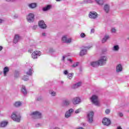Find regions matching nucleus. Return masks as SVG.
Returning <instances> with one entry per match:
<instances>
[{"label":"nucleus","mask_w":129,"mask_h":129,"mask_svg":"<svg viewBox=\"0 0 129 129\" xmlns=\"http://www.w3.org/2000/svg\"><path fill=\"white\" fill-rule=\"evenodd\" d=\"M22 80H24V81H28L29 80V77L28 76H24L22 78Z\"/></svg>","instance_id":"c85d7f7f"},{"label":"nucleus","mask_w":129,"mask_h":129,"mask_svg":"<svg viewBox=\"0 0 129 129\" xmlns=\"http://www.w3.org/2000/svg\"><path fill=\"white\" fill-rule=\"evenodd\" d=\"M7 1H8V2H10L11 0H7Z\"/></svg>","instance_id":"3c124183"},{"label":"nucleus","mask_w":129,"mask_h":129,"mask_svg":"<svg viewBox=\"0 0 129 129\" xmlns=\"http://www.w3.org/2000/svg\"><path fill=\"white\" fill-rule=\"evenodd\" d=\"M68 60H69V61H70V62H72V59H69Z\"/></svg>","instance_id":"09e8293b"},{"label":"nucleus","mask_w":129,"mask_h":129,"mask_svg":"<svg viewBox=\"0 0 129 129\" xmlns=\"http://www.w3.org/2000/svg\"><path fill=\"white\" fill-rule=\"evenodd\" d=\"M50 94L52 95V96H55V95H56V92L52 91Z\"/></svg>","instance_id":"c9c22d12"},{"label":"nucleus","mask_w":129,"mask_h":129,"mask_svg":"<svg viewBox=\"0 0 129 129\" xmlns=\"http://www.w3.org/2000/svg\"><path fill=\"white\" fill-rule=\"evenodd\" d=\"M34 18H35L34 14L30 13L27 16V20L29 23H33L34 22Z\"/></svg>","instance_id":"0eeeda50"},{"label":"nucleus","mask_w":129,"mask_h":129,"mask_svg":"<svg viewBox=\"0 0 129 129\" xmlns=\"http://www.w3.org/2000/svg\"><path fill=\"white\" fill-rule=\"evenodd\" d=\"M74 74H73V73H72L71 74H69L68 75V78H69V79H72L73 77V75Z\"/></svg>","instance_id":"c756f323"},{"label":"nucleus","mask_w":129,"mask_h":129,"mask_svg":"<svg viewBox=\"0 0 129 129\" xmlns=\"http://www.w3.org/2000/svg\"><path fill=\"white\" fill-rule=\"evenodd\" d=\"M91 66H92V67H98L99 64H98V61H93L91 62Z\"/></svg>","instance_id":"a211bd4d"},{"label":"nucleus","mask_w":129,"mask_h":129,"mask_svg":"<svg viewBox=\"0 0 129 129\" xmlns=\"http://www.w3.org/2000/svg\"><path fill=\"white\" fill-rule=\"evenodd\" d=\"M52 8V6L51 5H47L46 7L43 8V11L44 12H46L47 11H49Z\"/></svg>","instance_id":"6ab92c4d"},{"label":"nucleus","mask_w":129,"mask_h":129,"mask_svg":"<svg viewBox=\"0 0 129 129\" xmlns=\"http://www.w3.org/2000/svg\"><path fill=\"white\" fill-rule=\"evenodd\" d=\"M96 2L98 5H100V6L103 5V1L102 0H96Z\"/></svg>","instance_id":"cd10ccee"},{"label":"nucleus","mask_w":129,"mask_h":129,"mask_svg":"<svg viewBox=\"0 0 129 129\" xmlns=\"http://www.w3.org/2000/svg\"><path fill=\"white\" fill-rule=\"evenodd\" d=\"M64 104L65 105H69V104H70V101H69L68 100H66L64 101Z\"/></svg>","instance_id":"7c9ffc66"},{"label":"nucleus","mask_w":129,"mask_h":129,"mask_svg":"<svg viewBox=\"0 0 129 129\" xmlns=\"http://www.w3.org/2000/svg\"><path fill=\"white\" fill-rule=\"evenodd\" d=\"M80 112V109H78L76 110L75 113H79Z\"/></svg>","instance_id":"e433bc0d"},{"label":"nucleus","mask_w":129,"mask_h":129,"mask_svg":"<svg viewBox=\"0 0 129 129\" xmlns=\"http://www.w3.org/2000/svg\"><path fill=\"white\" fill-rule=\"evenodd\" d=\"M115 29L114 28H112V30H111V32L112 33H115Z\"/></svg>","instance_id":"ea45409f"},{"label":"nucleus","mask_w":129,"mask_h":129,"mask_svg":"<svg viewBox=\"0 0 129 129\" xmlns=\"http://www.w3.org/2000/svg\"><path fill=\"white\" fill-rule=\"evenodd\" d=\"M116 72H120L122 71V67H121V64H118L116 68Z\"/></svg>","instance_id":"dca6fc26"},{"label":"nucleus","mask_w":129,"mask_h":129,"mask_svg":"<svg viewBox=\"0 0 129 129\" xmlns=\"http://www.w3.org/2000/svg\"><path fill=\"white\" fill-rule=\"evenodd\" d=\"M104 10L105 12L108 13V12H109V6L108 5H105L104 7Z\"/></svg>","instance_id":"aec40b11"},{"label":"nucleus","mask_w":129,"mask_h":129,"mask_svg":"<svg viewBox=\"0 0 129 129\" xmlns=\"http://www.w3.org/2000/svg\"><path fill=\"white\" fill-rule=\"evenodd\" d=\"M81 102V100L79 97H75L72 100V102L73 104H78L80 103Z\"/></svg>","instance_id":"ddd939ff"},{"label":"nucleus","mask_w":129,"mask_h":129,"mask_svg":"<svg viewBox=\"0 0 129 129\" xmlns=\"http://www.w3.org/2000/svg\"><path fill=\"white\" fill-rule=\"evenodd\" d=\"M74 110L73 109H70L69 110V111H67L65 114V116L67 118H68V117L71 116V114L72 112H74Z\"/></svg>","instance_id":"4468645a"},{"label":"nucleus","mask_w":129,"mask_h":129,"mask_svg":"<svg viewBox=\"0 0 129 129\" xmlns=\"http://www.w3.org/2000/svg\"><path fill=\"white\" fill-rule=\"evenodd\" d=\"M41 100V99H39V98H38V99H37V100Z\"/></svg>","instance_id":"8fccbe9b"},{"label":"nucleus","mask_w":129,"mask_h":129,"mask_svg":"<svg viewBox=\"0 0 129 129\" xmlns=\"http://www.w3.org/2000/svg\"><path fill=\"white\" fill-rule=\"evenodd\" d=\"M119 116H123V114L122 113H119Z\"/></svg>","instance_id":"79ce46f5"},{"label":"nucleus","mask_w":129,"mask_h":129,"mask_svg":"<svg viewBox=\"0 0 129 129\" xmlns=\"http://www.w3.org/2000/svg\"><path fill=\"white\" fill-rule=\"evenodd\" d=\"M19 40H20V36H19L18 34H16L13 40L14 43H15V44H17Z\"/></svg>","instance_id":"2eb2a0df"},{"label":"nucleus","mask_w":129,"mask_h":129,"mask_svg":"<svg viewBox=\"0 0 129 129\" xmlns=\"http://www.w3.org/2000/svg\"><path fill=\"white\" fill-rule=\"evenodd\" d=\"M89 17L90 19H96L97 18V13L95 12H91L89 14Z\"/></svg>","instance_id":"f8f14e48"},{"label":"nucleus","mask_w":129,"mask_h":129,"mask_svg":"<svg viewBox=\"0 0 129 129\" xmlns=\"http://www.w3.org/2000/svg\"><path fill=\"white\" fill-rule=\"evenodd\" d=\"M81 84H82V83L81 82L77 83L74 86V88H78V87L81 86Z\"/></svg>","instance_id":"393cba45"},{"label":"nucleus","mask_w":129,"mask_h":129,"mask_svg":"<svg viewBox=\"0 0 129 129\" xmlns=\"http://www.w3.org/2000/svg\"><path fill=\"white\" fill-rule=\"evenodd\" d=\"M14 105L15 107H19V106H21V105H22V103H21V102H16Z\"/></svg>","instance_id":"a878e982"},{"label":"nucleus","mask_w":129,"mask_h":129,"mask_svg":"<svg viewBox=\"0 0 129 129\" xmlns=\"http://www.w3.org/2000/svg\"><path fill=\"white\" fill-rule=\"evenodd\" d=\"M61 41L63 42V43H67L68 44L69 43H71L72 39H71V38L67 39V37H66V36H64L62 37Z\"/></svg>","instance_id":"9b49d317"},{"label":"nucleus","mask_w":129,"mask_h":129,"mask_svg":"<svg viewBox=\"0 0 129 129\" xmlns=\"http://www.w3.org/2000/svg\"><path fill=\"white\" fill-rule=\"evenodd\" d=\"M63 59H64V58H65V57L63 56Z\"/></svg>","instance_id":"603ef678"},{"label":"nucleus","mask_w":129,"mask_h":129,"mask_svg":"<svg viewBox=\"0 0 129 129\" xmlns=\"http://www.w3.org/2000/svg\"><path fill=\"white\" fill-rule=\"evenodd\" d=\"M21 90L24 95L27 94L28 93L27 92V90L26 89V87H25V86H22Z\"/></svg>","instance_id":"f3484780"},{"label":"nucleus","mask_w":129,"mask_h":129,"mask_svg":"<svg viewBox=\"0 0 129 129\" xmlns=\"http://www.w3.org/2000/svg\"><path fill=\"white\" fill-rule=\"evenodd\" d=\"M102 122L104 125H110L111 124V121L108 118L105 117L103 119Z\"/></svg>","instance_id":"39448f33"},{"label":"nucleus","mask_w":129,"mask_h":129,"mask_svg":"<svg viewBox=\"0 0 129 129\" xmlns=\"http://www.w3.org/2000/svg\"><path fill=\"white\" fill-rule=\"evenodd\" d=\"M32 51H33V49H30L28 50L29 53H32Z\"/></svg>","instance_id":"a19ab883"},{"label":"nucleus","mask_w":129,"mask_h":129,"mask_svg":"<svg viewBox=\"0 0 129 129\" xmlns=\"http://www.w3.org/2000/svg\"><path fill=\"white\" fill-rule=\"evenodd\" d=\"M10 71V70L9 69V68L8 67H5L4 69V76H7V73L9 72Z\"/></svg>","instance_id":"412c9836"},{"label":"nucleus","mask_w":129,"mask_h":129,"mask_svg":"<svg viewBox=\"0 0 129 129\" xmlns=\"http://www.w3.org/2000/svg\"><path fill=\"white\" fill-rule=\"evenodd\" d=\"M91 33H94V29H91Z\"/></svg>","instance_id":"37998d69"},{"label":"nucleus","mask_w":129,"mask_h":129,"mask_svg":"<svg viewBox=\"0 0 129 129\" xmlns=\"http://www.w3.org/2000/svg\"><path fill=\"white\" fill-rule=\"evenodd\" d=\"M33 72V69L30 68L28 72H26V74L28 76H31V75H32V74H33V73H32Z\"/></svg>","instance_id":"b1692460"},{"label":"nucleus","mask_w":129,"mask_h":129,"mask_svg":"<svg viewBox=\"0 0 129 129\" xmlns=\"http://www.w3.org/2000/svg\"><path fill=\"white\" fill-rule=\"evenodd\" d=\"M108 39H109V36H108V35H106L102 40V43H105L106 40H108Z\"/></svg>","instance_id":"5701e85b"},{"label":"nucleus","mask_w":129,"mask_h":129,"mask_svg":"<svg viewBox=\"0 0 129 129\" xmlns=\"http://www.w3.org/2000/svg\"><path fill=\"white\" fill-rule=\"evenodd\" d=\"M31 115L32 116V117L33 118H41V115L42 114H41V113H40L38 111H35V112H33L31 114Z\"/></svg>","instance_id":"20e7f679"},{"label":"nucleus","mask_w":129,"mask_h":129,"mask_svg":"<svg viewBox=\"0 0 129 129\" xmlns=\"http://www.w3.org/2000/svg\"><path fill=\"white\" fill-rule=\"evenodd\" d=\"M3 50V46H0V51Z\"/></svg>","instance_id":"a18cd8bd"},{"label":"nucleus","mask_w":129,"mask_h":129,"mask_svg":"<svg viewBox=\"0 0 129 129\" xmlns=\"http://www.w3.org/2000/svg\"><path fill=\"white\" fill-rule=\"evenodd\" d=\"M91 100L95 105H99V101H98V97L94 95L91 98Z\"/></svg>","instance_id":"7ed1b4c3"},{"label":"nucleus","mask_w":129,"mask_h":129,"mask_svg":"<svg viewBox=\"0 0 129 129\" xmlns=\"http://www.w3.org/2000/svg\"><path fill=\"white\" fill-rule=\"evenodd\" d=\"M37 28H38V26H37V25L34 26L33 27V30H36L37 29Z\"/></svg>","instance_id":"58836bf2"},{"label":"nucleus","mask_w":129,"mask_h":129,"mask_svg":"<svg viewBox=\"0 0 129 129\" xmlns=\"http://www.w3.org/2000/svg\"><path fill=\"white\" fill-rule=\"evenodd\" d=\"M39 56H41V51H40L35 50L31 54L33 59H37Z\"/></svg>","instance_id":"423d86ee"},{"label":"nucleus","mask_w":129,"mask_h":129,"mask_svg":"<svg viewBox=\"0 0 129 129\" xmlns=\"http://www.w3.org/2000/svg\"><path fill=\"white\" fill-rule=\"evenodd\" d=\"M3 22H4V20L0 19V24H2V23H3Z\"/></svg>","instance_id":"c03bdc74"},{"label":"nucleus","mask_w":129,"mask_h":129,"mask_svg":"<svg viewBox=\"0 0 129 129\" xmlns=\"http://www.w3.org/2000/svg\"><path fill=\"white\" fill-rule=\"evenodd\" d=\"M42 36H46V33H42Z\"/></svg>","instance_id":"de8ad7c7"},{"label":"nucleus","mask_w":129,"mask_h":129,"mask_svg":"<svg viewBox=\"0 0 129 129\" xmlns=\"http://www.w3.org/2000/svg\"><path fill=\"white\" fill-rule=\"evenodd\" d=\"M86 35H85V33H82L81 34V38H85V36H86Z\"/></svg>","instance_id":"f704fd0d"},{"label":"nucleus","mask_w":129,"mask_h":129,"mask_svg":"<svg viewBox=\"0 0 129 129\" xmlns=\"http://www.w3.org/2000/svg\"><path fill=\"white\" fill-rule=\"evenodd\" d=\"M38 26L41 29H46L47 28V25L43 20H41L38 22Z\"/></svg>","instance_id":"9d476101"},{"label":"nucleus","mask_w":129,"mask_h":129,"mask_svg":"<svg viewBox=\"0 0 129 129\" xmlns=\"http://www.w3.org/2000/svg\"><path fill=\"white\" fill-rule=\"evenodd\" d=\"M63 74H64V75H67V74H68V71L67 70H66L63 72Z\"/></svg>","instance_id":"4c0bfd02"},{"label":"nucleus","mask_w":129,"mask_h":129,"mask_svg":"<svg viewBox=\"0 0 129 129\" xmlns=\"http://www.w3.org/2000/svg\"><path fill=\"white\" fill-rule=\"evenodd\" d=\"M29 8L31 9H35L37 7V4L36 3H32L29 5Z\"/></svg>","instance_id":"4be33fe9"},{"label":"nucleus","mask_w":129,"mask_h":129,"mask_svg":"<svg viewBox=\"0 0 129 129\" xmlns=\"http://www.w3.org/2000/svg\"><path fill=\"white\" fill-rule=\"evenodd\" d=\"M92 46H86L84 47V49L82 50L80 52V56H83L84 55H85L86 53H87V51L86 50H89L90 48H91Z\"/></svg>","instance_id":"1a4fd4ad"},{"label":"nucleus","mask_w":129,"mask_h":129,"mask_svg":"<svg viewBox=\"0 0 129 129\" xmlns=\"http://www.w3.org/2000/svg\"><path fill=\"white\" fill-rule=\"evenodd\" d=\"M93 115H94V112L93 111L89 112L87 114V118L90 123H92L93 122Z\"/></svg>","instance_id":"f257e3e1"},{"label":"nucleus","mask_w":129,"mask_h":129,"mask_svg":"<svg viewBox=\"0 0 129 129\" xmlns=\"http://www.w3.org/2000/svg\"><path fill=\"white\" fill-rule=\"evenodd\" d=\"M78 66V62H77L76 63H74V64L71 66V67L73 68H75V67H77Z\"/></svg>","instance_id":"473e14b6"},{"label":"nucleus","mask_w":129,"mask_h":129,"mask_svg":"<svg viewBox=\"0 0 129 129\" xmlns=\"http://www.w3.org/2000/svg\"><path fill=\"white\" fill-rule=\"evenodd\" d=\"M105 112L106 114H109L110 113V110H109V109H107L105 110Z\"/></svg>","instance_id":"72a5a7b5"},{"label":"nucleus","mask_w":129,"mask_h":129,"mask_svg":"<svg viewBox=\"0 0 129 129\" xmlns=\"http://www.w3.org/2000/svg\"><path fill=\"white\" fill-rule=\"evenodd\" d=\"M6 125H8V122L7 121H3L1 123V126L2 127H5Z\"/></svg>","instance_id":"bb28decb"},{"label":"nucleus","mask_w":129,"mask_h":129,"mask_svg":"<svg viewBox=\"0 0 129 129\" xmlns=\"http://www.w3.org/2000/svg\"><path fill=\"white\" fill-rule=\"evenodd\" d=\"M11 117L15 121H17V122H20V121H21V116H17L15 113H13Z\"/></svg>","instance_id":"6e6552de"},{"label":"nucleus","mask_w":129,"mask_h":129,"mask_svg":"<svg viewBox=\"0 0 129 129\" xmlns=\"http://www.w3.org/2000/svg\"><path fill=\"white\" fill-rule=\"evenodd\" d=\"M117 129H122V128L121 127H120V126H118V127H117Z\"/></svg>","instance_id":"49530a36"},{"label":"nucleus","mask_w":129,"mask_h":129,"mask_svg":"<svg viewBox=\"0 0 129 129\" xmlns=\"http://www.w3.org/2000/svg\"><path fill=\"white\" fill-rule=\"evenodd\" d=\"M106 61H107V57L106 56L101 57L100 59L98 61L99 66H102L104 64H106Z\"/></svg>","instance_id":"f03ea898"},{"label":"nucleus","mask_w":129,"mask_h":129,"mask_svg":"<svg viewBox=\"0 0 129 129\" xmlns=\"http://www.w3.org/2000/svg\"><path fill=\"white\" fill-rule=\"evenodd\" d=\"M119 49V47H118V45H116L114 46V51H118Z\"/></svg>","instance_id":"2f4dec72"}]
</instances>
